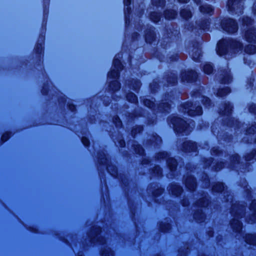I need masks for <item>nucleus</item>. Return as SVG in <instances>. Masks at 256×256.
<instances>
[{
    "instance_id": "f257e3e1",
    "label": "nucleus",
    "mask_w": 256,
    "mask_h": 256,
    "mask_svg": "<svg viewBox=\"0 0 256 256\" xmlns=\"http://www.w3.org/2000/svg\"><path fill=\"white\" fill-rule=\"evenodd\" d=\"M222 26L224 30L230 33L236 32L238 29L236 24L232 19H228L223 21L222 22Z\"/></svg>"
},
{
    "instance_id": "f03ea898",
    "label": "nucleus",
    "mask_w": 256,
    "mask_h": 256,
    "mask_svg": "<svg viewBox=\"0 0 256 256\" xmlns=\"http://www.w3.org/2000/svg\"><path fill=\"white\" fill-rule=\"evenodd\" d=\"M196 73L194 71H190L188 73H184L182 74V80L188 82L192 81L196 78Z\"/></svg>"
},
{
    "instance_id": "7ed1b4c3",
    "label": "nucleus",
    "mask_w": 256,
    "mask_h": 256,
    "mask_svg": "<svg viewBox=\"0 0 256 256\" xmlns=\"http://www.w3.org/2000/svg\"><path fill=\"white\" fill-rule=\"evenodd\" d=\"M242 3V0H229L228 2V5L230 8L234 9L236 7L240 6Z\"/></svg>"
},
{
    "instance_id": "20e7f679",
    "label": "nucleus",
    "mask_w": 256,
    "mask_h": 256,
    "mask_svg": "<svg viewBox=\"0 0 256 256\" xmlns=\"http://www.w3.org/2000/svg\"><path fill=\"white\" fill-rule=\"evenodd\" d=\"M246 38L247 40L250 42H255L256 40L255 32L253 30L247 32L246 34Z\"/></svg>"
},
{
    "instance_id": "39448f33",
    "label": "nucleus",
    "mask_w": 256,
    "mask_h": 256,
    "mask_svg": "<svg viewBox=\"0 0 256 256\" xmlns=\"http://www.w3.org/2000/svg\"><path fill=\"white\" fill-rule=\"evenodd\" d=\"M188 112L190 116L199 115L202 114V108L200 106H198L196 108V111H194L192 109H190L188 111Z\"/></svg>"
},
{
    "instance_id": "423d86ee",
    "label": "nucleus",
    "mask_w": 256,
    "mask_h": 256,
    "mask_svg": "<svg viewBox=\"0 0 256 256\" xmlns=\"http://www.w3.org/2000/svg\"><path fill=\"white\" fill-rule=\"evenodd\" d=\"M246 241L248 244H256V236L253 235H248L246 237Z\"/></svg>"
},
{
    "instance_id": "0eeeda50",
    "label": "nucleus",
    "mask_w": 256,
    "mask_h": 256,
    "mask_svg": "<svg viewBox=\"0 0 256 256\" xmlns=\"http://www.w3.org/2000/svg\"><path fill=\"white\" fill-rule=\"evenodd\" d=\"M200 10L202 12H206L211 14V12L212 11V8L210 6L204 5L200 7Z\"/></svg>"
},
{
    "instance_id": "6e6552de",
    "label": "nucleus",
    "mask_w": 256,
    "mask_h": 256,
    "mask_svg": "<svg viewBox=\"0 0 256 256\" xmlns=\"http://www.w3.org/2000/svg\"><path fill=\"white\" fill-rule=\"evenodd\" d=\"M245 50L246 52L252 54H254L256 52V48L255 46L252 44L248 45L246 46V48L245 49Z\"/></svg>"
},
{
    "instance_id": "1a4fd4ad",
    "label": "nucleus",
    "mask_w": 256,
    "mask_h": 256,
    "mask_svg": "<svg viewBox=\"0 0 256 256\" xmlns=\"http://www.w3.org/2000/svg\"><path fill=\"white\" fill-rule=\"evenodd\" d=\"M180 16L182 18L187 19L191 16V12L188 10H183L180 12Z\"/></svg>"
},
{
    "instance_id": "9d476101",
    "label": "nucleus",
    "mask_w": 256,
    "mask_h": 256,
    "mask_svg": "<svg viewBox=\"0 0 256 256\" xmlns=\"http://www.w3.org/2000/svg\"><path fill=\"white\" fill-rule=\"evenodd\" d=\"M232 226L236 231H238L241 228V224L238 220H234L232 222Z\"/></svg>"
},
{
    "instance_id": "9b49d317",
    "label": "nucleus",
    "mask_w": 256,
    "mask_h": 256,
    "mask_svg": "<svg viewBox=\"0 0 256 256\" xmlns=\"http://www.w3.org/2000/svg\"><path fill=\"white\" fill-rule=\"evenodd\" d=\"M110 88L113 90H117L120 88V84L117 81H114L110 84Z\"/></svg>"
},
{
    "instance_id": "f8f14e48",
    "label": "nucleus",
    "mask_w": 256,
    "mask_h": 256,
    "mask_svg": "<svg viewBox=\"0 0 256 256\" xmlns=\"http://www.w3.org/2000/svg\"><path fill=\"white\" fill-rule=\"evenodd\" d=\"M186 184L190 190H194L195 188V183L193 179L192 180V184L187 180L186 182Z\"/></svg>"
},
{
    "instance_id": "ddd939ff",
    "label": "nucleus",
    "mask_w": 256,
    "mask_h": 256,
    "mask_svg": "<svg viewBox=\"0 0 256 256\" xmlns=\"http://www.w3.org/2000/svg\"><path fill=\"white\" fill-rule=\"evenodd\" d=\"M204 71L205 73L210 74L212 72V68L210 64H206L204 67Z\"/></svg>"
},
{
    "instance_id": "4468645a",
    "label": "nucleus",
    "mask_w": 256,
    "mask_h": 256,
    "mask_svg": "<svg viewBox=\"0 0 256 256\" xmlns=\"http://www.w3.org/2000/svg\"><path fill=\"white\" fill-rule=\"evenodd\" d=\"M127 99L132 102H136V98L134 94H130L127 96Z\"/></svg>"
},
{
    "instance_id": "2eb2a0df",
    "label": "nucleus",
    "mask_w": 256,
    "mask_h": 256,
    "mask_svg": "<svg viewBox=\"0 0 256 256\" xmlns=\"http://www.w3.org/2000/svg\"><path fill=\"white\" fill-rule=\"evenodd\" d=\"M214 190L216 191H221L223 189V186L222 184H220L218 186H214Z\"/></svg>"
},
{
    "instance_id": "dca6fc26",
    "label": "nucleus",
    "mask_w": 256,
    "mask_h": 256,
    "mask_svg": "<svg viewBox=\"0 0 256 256\" xmlns=\"http://www.w3.org/2000/svg\"><path fill=\"white\" fill-rule=\"evenodd\" d=\"M8 134H4L2 135V139L4 141H6L8 138Z\"/></svg>"
},
{
    "instance_id": "f3484780",
    "label": "nucleus",
    "mask_w": 256,
    "mask_h": 256,
    "mask_svg": "<svg viewBox=\"0 0 256 256\" xmlns=\"http://www.w3.org/2000/svg\"><path fill=\"white\" fill-rule=\"evenodd\" d=\"M250 208L252 210H253L254 211L256 212V201L252 202L251 204Z\"/></svg>"
},
{
    "instance_id": "a211bd4d",
    "label": "nucleus",
    "mask_w": 256,
    "mask_h": 256,
    "mask_svg": "<svg viewBox=\"0 0 256 256\" xmlns=\"http://www.w3.org/2000/svg\"><path fill=\"white\" fill-rule=\"evenodd\" d=\"M82 142L85 146L88 145V141L86 138H82Z\"/></svg>"
},
{
    "instance_id": "6ab92c4d",
    "label": "nucleus",
    "mask_w": 256,
    "mask_h": 256,
    "mask_svg": "<svg viewBox=\"0 0 256 256\" xmlns=\"http://www.w3.org/2000/svg\"><path fill=\"white\" fill-rule=\"evenodd\" d=\"M117 76V72H114V74H113V72H112L110 74H108V77H110V76H112V77H114L115 76Z\"/></svg>"
},
{
    "instance_id": "aec40b11",
    "label": "nucleus",
    "mask_w": 256,
    "mask_h": 256,
    "mask_svg": "<svg viewBox=\"0 0 256 256\" xmlns=\"http://www.w3.org/2000/svg\"><path fill=\"white\" fill-rule=\"evenodd\" d=\"M150 102V100H146L144 102V103L145 105L147 106H148L151 107V104H149Z\"/></svg>"
},
{
    "instance_id": "412c9836",
    "label": "nucleus",
    "mask_w": 256,
    "mask_h": 256,
    "mask_svg": "<svg viewBox=\"0 0 256 256\" xmlns=\"http://www.w3.org/2000/svg\"><path fill=\"white\" fill-rule=\"evenodd\" d=\"M249 20L248 18H246L244 19V22L246 24H248L247 21Z\"/></svg>"
},
{
    "instance_id": "4be33fe9",
    "label": "nucleus",
    "mask_w": 256,
    "mask_h": 256,
    "mask_svg": "<svg viewBox=\"0 0 256 256\" xmlns=\"http://www.w3.org/2000/svg\"><path fill=\"white\" fill-rule=\"evenodd\" d=\"M225 94V92H220L218 93V94L220 96H223Z\"/></svg>"
},
{
    "instance_id": "5701e85b",
    "label": "nucleus",
    "mask_w": 256,
    "mask_h": 256,
    "mask_svg": "<svg viewBox=\"0 0 256 256\" xmlns=\"http://www.w3.org/2000/svg\"><path fill=\"white\" fill-rule=\"evenodd\" d=\"M236 46L240 47L241 46V44L240 42H238L236 44Z\"/></svg>"
},
{
    "instance_id": "b1692460",
    "label": "nucleus",
    "mask_w": 256,
    "mask_h": 256,
    "mask_svg": "<svg viewBox=\"0 0 256 256\" xmlns=\"http://www.w3.org/2000/svg\"><path fill=\"white\" fill-rule=\"evenodd\" d=\"M178 0L182 2H187V0Z\"/></svg>"
},
{
    "instance_id": "393cba45",
    "label": "nucleus",
    "mask_w": 256,
    "mask_h": 256,
    "mask_svg": "<svg viewBox=\"0 0 256 256\" xmlns=\"http://www.w3.org/2000/svg\"><path fill=\"white\" fill-rule=\"evenodd\" d=\"M192 57H193V58H194V60H196L197 58H196V57H195L194 56H192Z\"/></svg>"
},
{
    "instance_id": "a878e982",
    "label": "nucleus",
    "mask_w": 256,
    "mask_h": 256,
    "mask_svg": "<svg viewBox=\"0 0 256 256\" xmlns=\"http://www.w3.org/2000/svg\"><path fill=\"white\" fill-rule=\"evenodd\" d=\"M218 54L219 55H220V56H221V55L222 54H220V52L219 50H218Z\"/></svg>"
},
{
    "instance_id": "bb28decb",
    "label": "nucleus",
    "mask_w": 256,
    "mask_h": 256,
    "mask_svg": "<svg viewBox=\"0 0 256 256\" xmlns=\"http://www.w3.org/2000/svg\"><path fill=\"white\" fill-rule=\"evenodd\" d=\"M227 90L228 92H226V94H227V93H228V92H230V91L228 90V89H227V90Z\"/></svg>"
},
{
    "instance_id": "cd10ccee",
    "label": "nucleus",
    "mask_w": 256,
    "mask_h": 256,
    "mask_svg": "<svg viewBox=\"0 0 256 256\" xmlns=\"http://www.w3.org/2000/svg\"><path fill=\"white\" fill-rule=\"evenodd\" d=\"M166 18H170V16H166Z\"/></svg>"
},
{
    "instance_id": "c85d7f7f",
    "label": "nucleus",
    "mask_w": 256,
    "mask_h": 256,
    "mask_svg": "<svg viewBox=\"0 0 256 256\" xmlns=\"http://www.w3.org/2000/svg\"><path fill=\"white\" fill-rule=\"evenodd\" d=\"M174 167H175V165L174 166V168H171L172 170L174 168Z\"/></svg>"
},
{
    "instance_id": "c756f323",
    "label": "nucleus",
    "mask_w": 256,
    "mask_h": 256,
    "mask_svg": "<svg viewBox=\"0 0 256 256\" xmlns=\"http://www.w3.org/2000/svg\"><path fill=\"white\" fill-rule=\"evenodd\" d=\"M157 20H154V22H156Z\"/></svg>"
}]
</instances>
